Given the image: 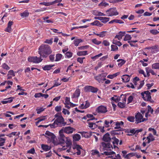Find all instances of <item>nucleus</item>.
Instances as JSON below:
<instances>
[{"label": "nucleus", "mask_w": 159, "mask_h": 159, "mask_svg": "<svg viewBox=\"0 0 159 159\" xmlns=\"http://www.w3.org/2000/svg\"><path fill=\"white\" fill-rule=\"evenodd\" d=\"M29 12L26 10L23 13L20 14V16L23 17H27L29 15Z\"/></svg>", "instance_id": "a211bd4d"}, {"label": "nucleus", "mask_w": 159, "mask_h": 159, "mask_svg": "<svg viewBox=\"0 0 159 159\" xmlns=\"http://www.w3.org/2000/svg\"><path fill=\"white\" fill-rule=\"evenodd\" d=\"M108 5V4L106 3H105V2H101V3H100L99 4V6H106L107 5Z\"/></svg>", "instance_id": "a18cd8bd"}, {"label": "nucleus", "mask_w": 159, "mask_h": 159, "mask_svg": "<svg viewBox=\"0 0 159 159\" xmlns=\"http://www.w3.org/2000/svg\"><path fill=\"white\" fill-rule=\"evenodd\" d=\"M28 61L30 62H33L35 63H38L41 62L43 59L40 57H29L28 59Z\"/></svg>", "instance_id": "39448f33"}, {"label": "nucleus", "mask_w": 159, "mask_h": 159, "mask_svg": "<svg viewBox=\"0 0 159 159\" xmlns=\"http://www.w3.org/2000/svg\"><path fill=\"white\" fill-rule=\"evenodd\" d=\"M92 41L94 43L97 45H99L101 43V41H98L96 39H93Z\"/></svg>", "instance_id": "c756f323"}, {"label": "nucleus", "mask_w": 159, "mask_h": 159, "mask_svg": "<svg viewBox=\"0 0 159 159\" xmlns=\"http://www.w3.org/2000/svg\"><path fill=\"white\" fill-rule=\"evenodd\" d=\"M148 70H149V72H150V73H151L152 74V75H156V74L154 72V71L153 70H152V69H150L149 68Z\"/></svg>", "instance_id": "3c124183"}, {"label": "nucleus", "mask_w": 159, "mask_h": 159, "mask_svg": "<svg viewBox=\"0 0 159 159\" xmlns=\"http://www.w3.org/2000/svg\"><path fill=\"white\" fill-rule=\"evenodd\" d=\"M8 74L10 75H12L13 76H15V74L14 73V71L13 70H10L8 72Z\"/></svg>", "instance_id": "864d4df0"}, {"label": "nucleus", "mask_w": 159, "mask_h": 159, "mask_svg": "<svg viewBox=\"0 0 159 159\" xmlns=\"http://www.w3.org/2000/svg\"><path fill=\"white\" fill-rule=\"evenodd\" d=\"M144 11L143 9L137 11H136V12L138 14H142L143 13Z\"/></svg>", "instance_id": "603ef678"}, {"label": "nucleus", "mask_w": 159, "mask_h": 159, "mask_svg": "<svg viewBox=\"0 0 159 159\" xmlns=\"http://www.w3.org/2000/svg\"><path fill=\"white\" fill-rule=\"evenodd\" d=\"M150 33L153 35H156L159 33V31L156 30H152L150 31Z\"/></svg>", "instance_id": "cd10ccee"}, {"label": "nucleus", "mask_w": 159, "mask_h": 159, "mask_svg": "<svg viewBox=\"0 0 159 159\" xmlns=\"http://www.w3.org/2000/svg\"><path fill=\"white\" fill-rule=\"evenodd\" d=\"M112 43L118 46H120L122 45L120 41H117L114 39L113 40Z\"/></svg>", "instance_id": "412c9836"}, {"label": "nucleus", "mask_w": 159, "mask_h": 159, "mask_svg": "<svg viewBox=\"0 0 159 159\" xmlns=\"http://www.w3.org/2000/svg\"><path fill=\"white\" fill-rule=\"evenodd\" d=\"M112 100L116 102H118L120 100V98L117 96L115 95L114 97L111 98Z\"/></svg>", "instance_id": "dca6fc26"}, {"label": "nucleus", "mask_w": 159, "mask_h": 159, "mask_svg": "<svg viewBox=\"0 0 159 159\" xmlns=\"http://www.w3.org/2000/svg\"><path fill=\"white\" fill-rule=\"evenodd\" d=\"M85 59V57H78L77 59V61L80 64H82L83 63V60Z\"/></svg>", "instance_id": "2f4dec72"}, {"label": "nucleus", "mask_w": 159, "mask_h": 159, "mask_svg": "<svg viewBox=\"0 0 159 159\" xmlns=\"http://www.w3.org/2000/svg\"><path fill=\"white\" fill-rule=\"evenodd\" d=\"M144 84V81H141L140 85L138 87L139 89H141L143 86Z\"/></svg>", "instance_id": "c03bdc74"}, {"label": "nucleus", "mask_w": 159, "mask_h": 159, "mask_svg": "<svg viewBox=\"0 0 159 159\" xmlns=\"http://www.w3.org/2000/svg\"><path fill=\"white\" fill-rule=\"evenodd\" d=\"M119 72H117L112 75H108L107 77L111 79H112L114 78L119 75Z\"/></svg>", "instance_id": "aec40b11"}, {"label": "nucleus", "mask_w": 159, "mask_h": 159, "mask_svg": "<svg viewBox=\"0 0 159 159\" xmlns=\"http://www.w3.org/2000/svg\"><path fill=\"white\" fill-rule=\"evenodd\" d=\"M99 16H105L106 15L104 13L101 12H98V14L97 15Z\"/></svg>", "instance_id": "bf43d9fd"}, {"label": "nucleus", "mask_w": 159, "mask_h": 159, "mask_svg": "<svg viewBox=\"0 0 159 159\" xmlns=\"http://www.w3.org/2000/svg\"><path fill=\"white\" fill-rule=\"evenodd\" d=\"M107 33L106 31H103L101 32L100 34H96V35L102 38L106 35Z\"/></svg>", "instance_id": "6ab92c4d"}, {"label": "nucleus", "mask_w": 159, "mask_h": 159, "mask_svg": "<svg viewBox=\"0 0 159 159\" xmlns=\"http://www.w3.org/2000/svg\"><path fill=\"white\" fill-rule=\"evenodd\" d=\"M60 69L59 68H58L57 69L55 70L53 72L54 74H57L59 73L60 72Z\"/></svg>", "instance_id": "0e129e2a"}, {"label": "nucleus", "mask_w": 159, "mask_h": 159, "mask_svg": "<svg viewBox=\"0 0 159 159\" xmlns=\"http://www.w3.org/2000/svg\"><path fill=\"white\" fill-rule=\"evenodd\" d=\"M62 0H56L53 2H52V5H53L54 4L58 3V2H61Z\"/></svg>", "instance_id": "5fc2aeb1"}, {"label": "nucleus", "mask_w": 159, "mask_h": 159, "mask_svg": "<svg viewBox=\"0 0 159 159\" xmlns=\"http://www.w3.org/2000/svg\"><path fill=\"white\" fill-rule=\"evenodd\" d=\"M114 22H115L116 23H118L119 24H123L124 23V22L123 21H122L121 20H117V19H114V20H113L111 21H110L109 22V24H112Z\"/></svg>", "instance_id": "f8f14e48"}, {"label": "nucleus", "mask_w": 159, "mask_h": 159, "mask_svg": "<svg viewBox=\"0 0 159 159\" xmlns=\"http://www.w3.org/2000/svg\"><path fill=\"white\" fill-rule=\"evenodd\" d=\"M102 53H100L99 54H98V55H97L93 57H92V59H96L97 58L101 56H102Z\"/></svg>", "instance_id": "37998d69"}, {"label": "nucleus", "mask_w": 159, "mask_h": 159, "mask_svg": "<svg viewBox=\"0 0 159 159\" xmlns=\"http://www.w3.org/2000/svg\"><path fill=\"white\" fill-rule=\"evenodd\" d=\"M62 57V55L61 54H57L56 55L55 61H58L61 60Z\"/></svg>", "instance_id": "b1692460"}, {"label": "nucleus", "mask_w": 159, "mask_h": 159, "mask_svg": "<svg viewBox=\"0 0 159 159\" xmlns=\"http://www.w3.org/2000/svg\"><path fill=\"white\" fill-rule=\"evenodd\" d=\"M147 72V75L148 76H149L150 75V72H149V68L148 67H146L145 68Z\"/></svg>", "instance_id": "4d7b16f0"}, {"label": "nucleus", "mask_w": 159, "mask_h": 159, "mask_svg": "<svg viewBox=\"0 0 159 159\" xmlns=\"http://www.w3.org/2000/svg\"><path fill=\"white\" fill-rule=\"evenodd\" d=\"M2 67L4 69H6L7 70H9L10 69V67L6 64H3L2 66Z\"/></svg>", "instance_id": "4c0bfd02"}, {"label": "nucleus", "mask_w": 159, "mask_h": 159, "mask_svg": "<svg viewBox=\"0 0 159 159\" xmlns=\"http://www.w3.org/2000/svg\"><path fill=\"white\" fill-rule=\"evenodd\" d=\"M60 98L61 96H59L58 97L54 98L53 99V100L55 101H58L60 99Z\"/></svg>", "instance_id": "6e6d98bb"}, {"label": "nucleus", "mask_w": 159, "mask_h": 159, "mask_svg": "<svg viewBox=\"0 0 159 159\" xmlns=\"http://www.w3.org/2000/svg\"><path fill=\"white\" fill-rule=\"evenodd\" d=\"M141 95L144 100L147 101H149L153 103L154 101L151 98V93L149 91H145L141 93Z\"/></svg>", "instance_id": "f03ea898"}, {"label": "nucleus", "mask_w": 159, "mask_h": 159, "mask_svg": "<svg viewBox=\"0 0 159 159\" xmlns=\"http://www.w3.org/2000/svg\"><path fill=\"white\" fill-rule=\"evenodd\" d=\"M52 52L51 48L48 45L42 44L39 49L38 53L41 57L46 58Z\"/></svg>", "instance_id": "f257e3e1"}, {"label": "nucleus", "mask_w": 159, "mask_h": 159, "mask_svg": "<svg viewBox=\"0 0 159 159\" xmlns=\"http://www.w3.org/2000/svg\"><path fill=\"white\" fill-rule=\"evenodd\" d=\"M77 54L79 56H85L88 54L87 51H84L78 52H77Z\"/></svg>", "instance_id": "4468645a"}, {"label": "nucleus", "mask_w": 159, "mask_h": 159, "mask_svg": "<svg viewBox=\"0 0 159 159\" xmlns=\"http://www.w3.org/2000/svg\"><path fill=\"white\" fill-rule=\"evenodd\" d=\"M89 47L88 45L84 46L79 47L78 48L80 50H84L87 49Z\"/></svg>", "instance_id": "72a5a7b5"}, {"label": "nucleus", "mask_w": 159, "mask_h": 159, "mask_svg": "<svg viewBox=\"0 0 159 159\" xmlns=\"http://www.w3.org/2000/svg\"><path fill=\"white\" fill-rule=\"evenodd\" d=\"M102 20H101L102 22L104 23H106L109 20V18L106 17H103V18L102 19Z\"/></svg>", "instance_id": "c85d7f7f"}, {"label": "nucleus", "mask_w": 159, "mask_h": 159, "mask_svg": "<svg viewBox=\"0 0 159 159\" xmlns=\"http://www.w3.org/2000/svg\"><path fill=\"white\" fill-rule=\"evenodd\" d=\"M74 42L75 45V46H78L80 43L83 42V40L81 39H76Z\"/></svg>", "instance_id": "2eb2a0df"}, {"label": "nucleus", "mask_w": 159, "mask_h": 159, "mask_svg": "<svg viewBox=\"0 0 159 159\" xmlns=\"http://www.w3.org/2000/svg\"><path fill=\"white\" fill-rule=\"evenodd\" d=\"M65 107L68 109L70 108L71 107H73L76 106V105L74 104L70 101V98L66 97L65 101Z\"/></svg>", "instance_id": "0eeeda50"}, {"label": "nucleus", "mask_w": 159, "mask_h": 159, "mask_svg": "<svg viewBox=\"0 0 159 159\" xmlns=\"http://www.w3.org/2000/svg\"><path fill=\"white\" fill-rule=\"evenodd\" d=\"M45 43H48L49 44H51L52 42V41L51 39L48 40L46 39V41L44 42Z\"/></svg>", "instance_id": "49530a36"}, {"label": "nucleus", "mask_w": 159, "mask_h": 159, "mask_svg": "<svg viewBox=\"0 0 159 159\" xmlns=\"http://www.w3.org/2000/svg\"><path fill=\"white\" fill-rule=\"evenodd\" d=\"M43 93H36L34 95V97L36 98H39L41 97H42Z\"/></svg>", "instance_id": "f704fd0d"}, {"label": "nucleus", "mask_w": 159, "mask_h": 159, "mask_svg": "<svg viewBox=\"0 0 159 159\" xmlns=\"http://www.w3.org/2000/svg\"><path fill=\"white\" fill-rule=\"evenodd\" d=\"M13 22L12 21H10L7 24V28L5 29V31L6 32L10 33L12 31L11 26L13 24Z\"/></svg>", "instance_id": "6e6552de"}, {"label": "nucleus", "mask_w": 159, "mask_h": 159, "mask_svg": "<svg viewBox=\"0 0 159 159\" xmlns=\"http://www.w3.org/2000/svg\"><path fill=\"white\" fill-rule=\"evenodd\" d=\"M152 14L151 13H150L148 12H146L144 13L143 15L144 16H149L151 15Z\"/></svg>", "instance_id": "8fccbe9b"}, {"label": "nucleus", "mask_w": 159, "mask_h": 159, "mask_svg": "<svg viewBox=\"0 0 159 159\" xmlns=\"http://www.w3.org/2000/svg\"><path fill=\"white\" fill-rule=\"evenodd\" d=\"M99 21L98 20H95L94 22L91 23V25H98V23H99Z\"/></svg>", "instance_id": "de8ad7c7"}, {"label": "nucleus", "mask_w": 159, "mask_h": 159, "mask_svg": "<svg viewBox=\"0 0 159 159\" xmlns=\"http://www.w3.org/2000/svg\"><path fill=\"white\" fill-rule=\"evenodd\" d=\"M107 75L106 73H103L95 76L94 78L99 83H103L104 81L106 80L105 77Z\"/></svg>", "instance_id": "20e7f679"}, {"label": "nucleus", "mask_w": 159, "mask_h": 159, "mask_svg": "<svg viewBox=\"0 0 159 159\" xmlns=\"http://www.w3.org/2000/svg\"><path fill=\"white\" fill-rule=\"evenodd\" d=\"M103 18V17H95L94 19L96 20H102V19Z\"/></svg>", "instance_id": "e2e57ef3"}, {"label": "nucleus", "mask_w": 159, "mask_h": 159, "mask_svg": "<svg viewBox=\"0 0 159 159\" xmlns=\"http://www.w3.org/2000/svg\"><path fill=\"white\" fill-rule=\"evenodd\" d=\"M111 51H117L118 50V47L116 45H111Z\"/></svg>", "instance_id": "a878e982"}, {"label": "nucleus", "mask_w": 159, "mask_h": 159, "mask_svg": "<svg viewBox=\"0 0 159 159\" xmlns=\"http://www.w3.org/2000/svg\"><path fill=\"white\" fill-rule=\"evenodd\" d=\"M102 44L105 46H108L110 45L109 43L106 40H104L103 41Z\"/></svg>", "instance_id": "c9c22d12"}, {"label": "nucleus", "mask_w": 159, "mask_h": 159, "mask_svg": "<svg viewBox=\"0 0 159 159\" xmlns=\"http://www.w3.org/2000/svg\"><path fill=\"white\" fill-rule=\"evenodd\" d=\"M133 99V97L132 96H130L128 99V103H130L132 102Z\"/></svg>", "instance_id": "e433bc0d"}, {"label": "nucleus", "mask_w": 159, "mask_h": 159, "mask_svg": "<svg viewBox=\"0 0 159 159\" xmlns=\"http://www.w3.org/2000/svg\"><path fill=\"white\" fill-rule=\"evenodd\" d=\"M107 108L106 107L101 105L99 106L97 108V109H107Z\"/></svg>", "instance_id": "ea45409f"}, {"label": "nucleus", "mask_w": 159, "mask_h": 159, "mask_svg": "<svg viewBox=\"0 0 159 159\" xmlns=\"http://www.w3.org/2000/svg\"><path fill=\"white\" fill-rule=\"evenodd\" d=\"M128 17V15H124L121 17V19L124 20V19L127 18Z\"/></svg>", "instance_id": "69168bd1"}, {"label": "nucleus", "mask_w": 159, "mask_h": 159, "mask_svg": "<svg viewBox=\"0 0 159 159\" xmlns=\"http://www.w3.org/2000/svg\"><path fill=\"white\" fill-rule=\"evenodd\" d=\"M152 68L154 69H159V63H154L152 65Z\"/></svg>", "instance_id": "4be33fe9"}, {"label": "nucleus", "mask_w": 159, "mask_h": 159, "mask_svg": "<svg viewBox=\"0 0 159 159\" xmlns=\"http://www.w3.org/2000/svg\"><path fill=\"white\" fill-rule=\"evenodd\" d=\"M117 61L118 62V65L120 67L123 65L126 62L125 61L122 59H119Z\"/></svg>", "instance_id": "9b49d317"}, {"label": "nucleus", "mask_w": 159, "mask_h": 159, "mask_svg": "<svg viewBox=\"0 0 159 159\" xmlns=\"http://www.w3.org/2000/svg\"><path fill=\"white\" fill-rule=\"evenodd\" d=\"M107 15L108 16H116L118 14L116 8H111L106 11Z\"/></svg>", "instance_id": "7ed1b4c3"}, {"label": "nucleus", "mask_w": 159, "mask_h": 159, "mask_svg": "<svg viewBox=\"0 0 159 159\" xmlns=\"http://www.w3.org/2000/svg\"><path fill=\"white\" fill-rule=\"evenodd\" d=\"M72 55V53L71 52H68L65 54L66 57L68 58L71 57Z\"/></svg>", "instance_id": "7c9ffc66"}, {"label": "nucleus", "mask_w": 159, "mask_h": 159, "mask_svg": "<svg viewBox=\"0 0 159 159\" xmlns=\"http://www.w3.org/2000/svg\"><path fill=\"white\" fill-rule=\"evenodd\" d=\"M118 106L120 108H123L125 107V102H119L118 103Z\"/></svg>", "instance_id": "393cba45"}, {"label": "nucleus", "mask_w": 159, "mask_h": 159, "mask_svg": "<svg viewBox=\"0 0 159 159\" xmlns=\"http://www.w3.org/2000/svg\"><path fill=\"white\" fill-rule=\"evenodd\" d=\"M125 32H122V31H120L119 32L118 34L122 38V37H123L125 35Z\"/></svg>", "instance_id": "58836bf2"}, {"label": "nucleus", "mask_w": 159, "mask_h": 159, "mask_svg": "<svg viewBox=\"0 0 159 159\" xmlns=\"http://www.w3.org/2000/svg\"><path fill=\"white\" fill-rule=\"evenodd\" d=\"M13 98L12 97H10L8 99H6L7 101V103H11L13 100Z\"/></svg>", "instance_id": "79ce46f5"}, {"label": "nucleus", "mask_w": 159, "mask_h": 159, "mask_svg": "<svg viewBox=\"0 0 159 159\" xmlns=\"http://www.w3.org/2000/svg\"><path fill=\"white\" fill-rule=\"evenodd\" d=\"M139 73H140V74H143V75L144 76V77H146V76H145V74H144V71L142 70H139Z\"/></svg>", "instance_id": "052dcab7"}, {"label": "nucleus", "mask_w": 159, "mask_h": 159, "mask_svg": "<svg viewBox=\"0 0 159 159\" xmlns=\"http://www.w3.org/2000/svg\"><path fill=\"white\" fill-rule=\"evenodd\" d=\"M49 57L51 61H54L55 59L54 55H50Z\"/></svg>", "instance_id": "a19ab883"}, {"label": "nucleus", "mask_w": 159, "mask_h": 159, "mask_svg": "<svg viewBox=\"0 0 159 159\" xmlns=\"http://www.w3.org/2000/svg\"><path fill=\"white\" fill-rule=\"evenodd\" d=\"M134 18V16L133 15H131L128 18V19L129 20H133Z\"/></svg>", "instance_id": "338daca9"}, {"label": "nucleus", "mask_w": 159, "mask_h": 159, "mask_svg": "<svg viewBox=\"0 0 159 159\" xmlns=\"http://www.w3.org/2000/svg\"><path fill=\"white\" fill-rule=\"evenodd\" d=\"M80 94V91L79 89H76L73 95V98H78Z\"/></svg>", "instance_id": "ddd939ff"}, {"label": "nucleus", "mask_w": 159, "mask_h": 159, "mask_svg": "<svg viewBox=\"0 0 159 159\" xmlns=\"http://www.w3.org/2000/svg\"><path fill=\"white\" fill-rule=\"evenodd\" d=\"M84 90L86 92H91L93 93H97L98 89L97 88H94L90 86H86L84 87Z\"/></svg>", "instance_id": "423d86ee"}, {"label": "nucleus", "mask_w": 159, "mask_h": 159, "mask_svg": "<svg viewBox=\"0 0 159 159\" xmlns=\"http://www.w3.org/2000/svg\"><path fill=\"white\" fill-rule=\"evenodd\" d=\"M127 87L129 88H131L132 89H134V85L132 83H131L130 84H127Z\"/></svg>", "instance_id": "09e8293b"}, {"label": "nucleus", "mask_w": 159, "mask_h": 159, "mask_svg": "<svg viewBox=\"0 0 159 159\" xmlns=\"http://www.w3.org/2000/svg\"><path fill=\"white\" fill-rule=\"evenodd\" d=\"M39 4L40 5H44L46 6H49L52 5V2H41Z\"/></svg>", "instance_id": "5701e85b"}, {"label": "nucleus", "mask_w": 159, "mask_h": 159, "mask_svg": "<svg viewBox=\"0 0 159 159\" xmlns=\"http://www.w3.org/2000/svg\"><path fill=\"white\" fill-rule=\"evenodd\" d=\"M120 98H122V100H123V102H125V103L126 100V96L123 94H121L120 95Z\"/></svg>", "instance_id": "473e14b6"}, {"label": "nucleus", "mask_w": 159, "mask_h": 159, "mask_svg": "<svg viewBox=\"0 0 159 159\" xmlns=\"http://www.w3.org/2000/svg\"><path fill=\"white\" fill-rule=\"evenodd\" d=\"M115 38H117L118 40H120L122 38L119 35H118V34L117 35H116L115 36Z\"/></svg>", "instance_id": "13d9d810"}, {"label": "nucleus", "mask_w": 159, "mask_h": 159, "mask_svg": "<svg viewBox=\"0 0 159 159\" xmlns=\"http://www.w3.org/2000/svg\"><path fill=\"white\" fill-rule=\"evenodd\" d=\"M90 105V104L87 101H86L85 104L84 105V103L81 104L80 106V108L81 109H86L88 108Z\"/></svg>", "instance_id": "9d476101"}, {"label": "nucleus", "mask_w": 159, "mask_h": 159, "mask_svg": "<svg viewBox=\"0 0 159 159\" xmlns=\"http://www.w3.org/2000/svg\"><path fill=\"white\" fill-rule=\"evenodd\" d=\"M60 85V84H59V83L56 82L54 84V85L52 87H53V88L57 86Z\"/></svg>", "instance_id": "774afa93"}, {"label": "nucleus", "mask_w": 159, "mask_h": 159, "mask_svg": "<svg viewBox=\"0 0 159 159\" xmlns=\"http://www.w3.org/2000/svg\"><path fill=\"white\" fill-rule=\"evenodd\" d=\"M55 33H61L62 32H57L58 30L56 29H51Z\"/></svg>", "instance_id": "680f3d73"}, {"label": "nucleus", "mask_w": 159, "mask_h": 159, "mask_svg": "<svg viewBox=\"0 0 159 159\" xmlns=\"http://www.w3.org/2000/svg\"><path fill=\"white\" fill-rule=\"evenodd\" d=\"M122 79L123 82H127L129 81L130 80V77L128 75H124L122 76Z\"/></svg>", "instance_id": "1a4fd4ad"}, {"label": "nucleus", "mask_w": 159, "mask_h": 159, "mask_svg": "<svg viewBox=\"0 0 159 159\" xmlns=\"http://www.w3.org/2000/svg\"><path fill=\"white\" fill-rule=\"evenodd\" d=\"M54 66V65H47L43 67V69L44 70H50L52 67H53Z\"/></svg>", "instance_id": "f3484780"}, {"label": "nucleus", "mask_w": 159, "mask_h": 159, "mask_svg": "<svg viewBox=\"0 0 159 159\" xmlns=\"http://www.w3.org/2000/svg\"><path fill=\"white\" fill-rule=\"evenodd\" d=\"M131 37L130 35L129 34H126L125 35V38L124 39V41H127L130 40Z\"/></svg>", "instance_id": "bb28decb"}]
</instances>
